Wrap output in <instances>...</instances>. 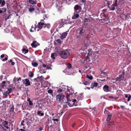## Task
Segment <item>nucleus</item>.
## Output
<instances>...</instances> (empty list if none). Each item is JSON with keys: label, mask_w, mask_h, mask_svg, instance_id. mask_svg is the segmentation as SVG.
Masks as SVG:
<instances>
[{"label": "nucleus", "mask_w": 131, "mask_h": 131, "mask_svg": "<svg viewBox=\"0 0 131 131\" xmlns=\"http://www.w3.org/2000/svg\"><path fill=\"white\" fill-rule=\"evenodd\" d=\"M74 13L72 18L73 19H75L79 17V13L81 11L82 8L80 6L77 5L74 7Z\"/></svg>", "instance_id": "obj_1"}, {"label": "nucleus", "mask_w": 131, "mask_h": 131, "mask_svg": "<svg viewBox=\"0 0 131 131\" xmlns=\"http://www.w3.org/2000/svg\"><path fill=\"white\" fill-rule=\"evenodd\" d=\"M70 55V50L68 49L61 51L60 53L61 57L64 59L67 58Z\"/></svg>", "instance_id": "obj_2"}, {"label": "nucleus", "mask_w": 131, "mask_h": 131, "mask_svg": "<svg viewBox=\"0 0 131 131\" xmlns=\"http://www.w3.org/2000/svg\"><path fill=\"white\" fill-rule=\"evenodd\" d=\"M0 124L1 127V129L3 130H5L6 129L4 128L7 129H8L9 128L8 126V122L7 121L0 119Z\"/></svg>", "instance_id": "obj_3"}, {"label": "nucleus", "mask_w": 131, "mask_h": 131, "mask_svg": "<svg viewBox=\"0 0 131 131\" xmlns=\"http://www.w3.org/2000/svg\"><path fill=\"white\" fill-rule=\"evenodd\" d=\"M67 97H66L64 95L62 94V93L60 94L57 96L56 101L59 102L62 100V102L64 103V100L65 101Z\"/></svg>", "instance_id": "obj_4"}, {"label": "nucleus", "mask_w": 131, "mask_h": 131, "mask_svg": "<svg viewBox=\"0 0 131 131\" xmlns=\"http://www.w3.org/2000/svg\"><path fill=\"white\" fill-rule=\"evenodd\" d=\"M67 103V104L70 107H71L73 106L74 104L73 102L72 101V99L71 100L69 98L67 97L66 99L65 100L64 103Z\"/></svg>", "instance_id": "obj_5"}, {"label": "nucleus", "mask_w": 131, "mask_h": 131, "mask_svg": "<svg viewBox=\"0 0 131 131\" xmlns=\"http://www.w3.org/2000/svg\"><path fill=\"white\" fill-rule=\"evenodd\" d=\"M125 74V72L124 71L122 72L121 75H119V77L116 78V81H120L121 80H123L124 79V75Z\"/></svg>", "instance_id": "obj_6"}, {"label": "nucleus", "mask_w": 131, "mask_h": 131, "mask_svg": "<svg viewBox=\"0 0 131 131\" xmlns=\"http://www.w3.org/2000/svg\"><path fill=\"white\" fill-rule=\"evenodd\" d=\"M12 91V89L11 88H9L7 89V90L6 92H4L3 95H5V97H7L9 95V94Z\"/></svg>", "instance_id": "obj_7"}, {"label": "nucleus", "mask_w": 131, "mask_h": 131, "mask_svg": "<svg viewBox=\"0 0 131 131\" xmlns=\"http://www.w3.org/2000/svg\"><path fill=\"white\" fill-rule=\"evenodd\" d=\"M46 24H44L43 23L40 22L38 23L37 25V27L38 28L40 29H41L42 28H45Z\"/></svg>", "instance_id": "obj_8"}, {"label": "nucleus", "mask_w": 131, "mask_h": 131, "mask_svg": "<svg viewBox=\"0 0 131 131\" xmlns=\"http://www.w3.org/2000/svg\"><path fill=\"white\" fill-rule=\"evenodd\" d=\"M103 89L105 92H106L110 91V90H109V87L107 85H105L103 86Z\"/></svg>", "instance_id": "obj_9"}, {"label": "nucleus", "mask_w": 131, "mask_h": 131, "mask_svg": "<svg viewBox=\"0 0 131 131\" xmlns=\"http://www.w3.org/2000/svg\"><path fill=\"white\" fill-rule=\"evenodd\" d=\"M67 32L68 31H67L62 33V34L61 35L60 37L61 39L63 40L66 38L68 34Z\"/></svg>", "instance_id": "obj_10"}, {"label": "nucleus", "mask_w": 131, "mask_h": 131, "mask_svg": "<svg viewBox=\"0 0 131 131\" xmlns=\"http://www.w3.org/2000/svg\"><path fill=\"white\" fill-rule=\"evenodd\" d=\"M39 45L37 42L36 41H34L31 44V45L33 48H36Z\"/></svg>", "instance_id": "obj_11"}, {"label": "nucleus", "mask_w": 131, "mask_h": 131, "mask_svg": "<svg viewBox=\"0 0 131 131\" xmlns=\"http://www.w3.org/2000/svg\"><path fill=\"white\" fill-rule=\"evenodd\" d=\"M3 106H7L10 103V101H9L6 100L5 101H3L2 102Z\"/></svg>", "instance_id": "obj_12"}, {"label": "nucleus", "mask_w": 131, "mask_h": 131, "mask_svg": "<svg viewBox=\"0 0 131 131\" xmlns=\"http://www.w3.org/2000/svg\"><path fill=\"white\" fill-rule=\"evenodd\" d=\"M78 30L79 31V34L81 36H83L84 31L83 29V27H80Z\"/></svg>", "instance_id": "obj_13"}, {"label": "nucleus", "mask_w": 131, "mask_h": 131, "mask_svg": "<svg viewBox=\"0 0 131 131\" xmlns=\"http://www.w3.org/2000/svg\"><path fill=\"white\" fill-rule=\"evenodd\" d=\"M90 20L89 19L85 18L84 21V25L86 26H87L90 23Z\"/></svg>", "instance_id": "obj_14"}, {"label": "nucleus", "mask_w": 131, "mask_h": 131, "mask_svg": "<svg viewBox=\"0 0 131 131\" xmlns=\"http://www.w3.org/2000/svg\"><path fill=\"white\" fill-rule=\"evenodd\" d=\"M65 21L66 20L65 19H61L59 23L60 24L59 25L61 27L63 26V25L65 24Z\"/></svg>", "instance_id": "obj_15"}, {"label": "nucleus", "mask_w": 131, "mask_h": 131, "mask_svg": "<svg viewBox=\"0 0 131 131\" xmlns=\"http://www.w3.org/2000/svg\"><path fill=\"white\" fill-rule=\"evenodd\" d=\"M91 82V81H90L89 80H85L84 81L82 82V83L85 85H89L90 84Z\"/></svg>", "instance_id": "obj_16"}, {"label": "nucleus", "mask_w": 131, "mask_h": 131, "mask_svg": "<svg viewBox=\"0 0 131 131\" xmlns=\"http://www.w3.org/2000/svg\"><path fill=\"white\" fill-rule=\"evenodd\" d=\"M40 84L39 83L37 82L35 83L34 85V87L36 89H39L40 88Z\"/></svg>", "instance_id": "obj_17"}, {"label": "nucleus", "mask_w": 131, "mask_h": 131, "mask_svg": "<svg viewBox=\"0 0 131 131\" xmlns=\"http://www.w3.org/2000/svg\"><path fill=\"white\" fill-rule=\"evenodd\" d=\"M21 78L19 77V78H16L15 77L13 80V82H14V83H15L16 82L18 81H19L21 80Z\"/></svg>", "instance_id": "obj_18"}, {"label": "nucleus", "mask_w": 131, "mask_h": 131, "mask_svg": "<svg viewBox=\"0 0 131 131\" xmlns=\"http://www.w3.org/2000/svg\"><path fill=\"white\" fill-rule=\"evenodd\" d=\"M83 97V96L82 93L80 94L77 97V99L78 100H81Z\"/></svg>", "instance_id": "obj_19"}, {"label": "nucleus", "mask_w": 131, "mask_h": 131, "mask_svg": "<svg viewBox=\"0 0 131 131\" xmlns=\"http://www.w3.org/2000/svg\"><path fill=\"white\" fill-rule=\"evenodd\" d=\"M6 82L5 81H3L0 84L2 88H4V87L6 86Z\"/></svg>", "instance_id": "obj_20"}, {"label": "nucleus", "mask_w": 131, "mask_h": 131, "mask_svg": "<svg viewBox=\"0 0 131 131\" xmlns=\"http://www.w3.org/2000/svg\"><path fill=\"white\" fill-rule=\"evenodd\" d=\"M29 2L30 4L32 5L36 4L37 3V2L34 0H29Z\"/></svg>", "instance_id": "obj_21"}, {"label": "nucleus", "mask_w": 131, "mask_h": 131, "mask_svg": "<svg viewBox=\"0 0 131 131\" xmlns=\"http://www.w3.org/2000/svg\"><path fill=\"white\" fill-rule=\"evenodd\" d=\"M112 115L111 113H110L107 114L108 116L106 119V121H107L108 122L110 121Z\"/></svg>", "instance_id": "obj_22"}, {"label": "nucleus", "mask_w": 131, "mask_h": 131, "mask_svg": "<svg viewBox=\"0 0 131 131\" xmlns=\"http://www.w3.org/2000/svg\"><path fill=\"white\" fill-rule=\"evenodd\" d=\"M25 84L27 86H29L30 85V83L29 80L28 79H25Z\"/></svg>", "instance_id": "obj_23"}, {"label": "nucleus", "mask_w": 131, "mask_h": 131, "mask_svg": "<svg viewBox=\"0 0 131 131\" xmlns=\"http://www.w3.org/2000/svg\"><path fill=\"white\" fill-rule=\"evenodd\" d=\"M88 51L89 52L88 53V55H89L90 57L92 54V53L93 52V50L92 49H89L88 50Z\"/></svg>", "instance_id": "obj_24"}, {"label": "nucleus", "mask_w": 131, "mask_h": 131, "mask_svg": "<svg viewBox=\"0 0 131 131\" xmlns=\"http://www.w3.org/2000/svg\"><path fill=\"white\" fill-rule=\"evenodd\" d=\"M37 114L39 116H43L44 115V113H41V111H37Z\"/></svg>", "instance_id": "obj_25"}, {"label": "nucleus", "mask_w": 131, "mask_h": 131, "mask_svg": "<svg viewBox=\"0 0 131 131\" xmlns=\"http://www.w3.org/2000/svg\"><path fill=\"white\" fill-rule=\"evenodd\" d=\"M115 7L116 6L112 4L111 5V7H108V8H109L110 10L113 11L115 10Z\"/></svg>", "instance_id": "obj_26"}, {"label": "nucleus", "mask_w": 131, "mask_h": 131, "mask_svg": "<svg viewBox=\"0 0 131 131\" xmlns=\"http://www.w3.org/2000/svg\"><path fill=\"white\" fill-rule=\"evenodd\" d=\"M31 64L34 67H36L38 65V64L37 63L32 61V62Z\"/></svg>", "instance_id": "obj_27"}, {"label": "nucleus", "mask_w": 131, "mask_h": 131, "mask_svg": "<svg viewBox=\"0 0 131 131\" xmlns=\"http://www.w3.org/2000/svg\"><path fill=\"white\" fill-rule=\"evenodd\" d=\"M34 73L32 72L29 71L28 73V75L30 77H32L34 76Z\"/></svg>", "instance_id": "obj_28"}, {"label": "nucleus", "mask_w": 131, "mask_h": 131, "mask_svg": "<svg viewBox=\"0 0 131 131\" xmlns=\"http://www.w3.org/2000/svg\"><path fill=\"white\" fill-rule=\"evenodd\" d=\"M40 72L41 73H45L46 72V70L43 68L39 70Z\"/></svg>", "instance_id": "obj_29"}, {"label": "nucleus", "mask_w": 131, "mask_h": 131, "mask_svg": "<svg viewBox=\"0 0 131 131\" xmlns=\"http://www.w3.org/2000/svg\"><path fill=\"white\" fill-rule=\"evenodd\" d=\"M1 4V6H4L5 4V1L4 0H0V4Z\"/></svg>", "instance_id": "obj_30"}, {"label": "nucleus", "mask_w": 131, "mask_h": 131, "mask_svg": "<svg viewBox=\"0 0 131 131\" xmlns=\"http://www.w3.org/2000/svg\"><path fill=\"white\" fill-rule=\"evenodd\" d=\"M22 51L24 52L25 53H27L29 51L28 49H26L24 48L22 49Z\"/></svg>", "instance_id": "obj_31"}, {"label": "nucleus", "mask_w": 131, "mask_h": 131, "mask_svg": "<svg viewBox=\"0 0 131 131\" xmlns=\"http://www.w3.org/2000/svg\"><path fill=\"white\" fill-rule=\"evenodd\" d=\"M86 78H88L89 79L92 80L93 79V77L91 75H86Z\"/></svg>", "instance_id": "obj_32"}, {"label": "nucleus", "mask_w": 131, "mask_h": 131, "mask_svg": "<svg viewBox=\"0 0 131 131\" xmlns=\"http://www.w3.org/2000/svg\"><path fill=\"white\" fill-rule=\"evenodd\" d=\"M50 27L51 26L50 24H46L45 26V28H47V29H48L50 28Z\"/></svg>", "instance_id": "obj_33"}, {"label": "nucleus", "mask_w": 131, "mask_h": 131, "mask_svg": "<svg viewBox=\"0 0 131 131\" xmlns=\"http://www.w3.org/2000/svg\"><path fill=\"white\" fill-rule=\"evenodd\" d=\"M32 7V6L31 5L30 8L29 9V11L31 12L35 10V9L33 8Z\"/></svg>", "instance_id": "obj_34"}, {"label": "nucleus", "mask_w": 131, "mask_h": 131, "mask_svg": "<svg viewBox=\"0 0 131 131\" xmlns=\"http://www.w3.org/2000/svg\"><path fill=\"white\" fill-rule=\"evenodd\" d=\"M104 113L105 114H107L110 113L109 112V111L107 110L106 108H105L104 111Z\"/></svg>", "instance_id": "obj_35"}, {"label": "nucleus", "mask_w": 131, "mask_h": 131, "mask_svg": "<svg viewBox=\"0 0 131 131\" xmlns=\"http://www.w3.org/2000/svg\"><path fill=\"white\" fill-rule=\"evenodd\" d=\"M117 0H116L114 2H113V5L115 6L116 7H117L118 5L117 4Z\"/></svg>", "instance_id": "obj_36"}, {"label": "nucleus", "mask_w": 131, "mask_h": 131, "mask_svg": "<svg viewBox=\"0 0 131 131\" xmlns=\"http://www.w3.org/2000/svg\"><path fill=\"white\" fill-rule=\"evenodd\" d=\"M122 93V91L119 90H117L116 91V94L118 95H120Z\"/></svg>", "instance_id": "obj_37"}, {"label": "nucleus", "mask_w": 131, "mask_h": 131, "mask_svg": "<svg viewBox=\"0 0 131 131\" xmlns=\"http://www.w3.org/2000/svg\"><path fill=\"white\" fill-rule=\"evenodd\" d=\"M47 92L49 94H51L52 95V96H53V95L52 94L53 91L51 89H50L48 90Z\"/></svg>", "instance_id": "obj_38"}, {"label": "nucleus", "mask_w": 131, "mask_h": 131, "mask_svg": "<svg viewBox=\"0 0 131 131\" xmlns=\"http://www.w3.org/2000/svg\"><path fill=\"white\" fill-rule=\"evenodd\" d=\"M67 67L69 69H70L72 67V66L71 63H68L67 64Z\"/></svg>", "instance_id": "obj_39"}, {"label": "nucleus", "mask_w": 131, "mask_h": 131, "mask_svg": "<svg viewBox=\"0 0 131 131\" xmlns=\"http://www.w3.org/2000/svg\"><path fill=\"white\" fill-rule=\"evenodd\" d=\"M89 56L88 54V55L86 57V60L87 61V62H90V59L89 57Z\"/></svg>", "instance_id": "obj_40"}, {"label": "nucleus", "mask_w": 131, "mask_h": 131, "mask_svg": "<svg viewBox=\"0 0 131 131\" xmlns=\"http://www.w3.org/2000/svg\"><path fill=\"white\" fill-rule=\"evenodd\" d=\"M42 65L43 66V67L44 68H46L47 69H48L49 68V67L48 66L46 65L44 63L42 64Z\"/></svg>", "instance_id": "obj_41"}, {"label": "nucleus", "mask_w": 131, "mask_h": 131, "mask_svg": "<svg viewBox=\"0 0 131 131\" xmlns=\"http://www.w3.org/2000/svg\"><path fill=\"white\" fill-rule=\"evenodd\" d=\"M58 92L59 93V94H61L62 93V94L63 93V90L61 89H59L58 90Z\"/></svg>", "instance_id": "obj_42"}, {"label": "nucleus", "mask_w": 131, "mask_h": 131, "mask_svg": "<svg viewBox=\"0 0 131 131\" xmlns=\"http://www.w3.org/2000/svg\"><path fill=\"white\" fill-rule=\"evenodd\" d=\"M114 124V122L113 121H111L107 124V126H110Z\"/></svg>", "instance_id": "obj_43"}, {"label": "nucleus", "mask_w": 131, "mask_h": 131, "mask_svg": "<svg viewBox=\"0 0 131 131\" xmlns=\"http://www.w3.org/2000/svg\"><path fill=\"white\" fill-rule=\"evenodd\" d=\"M81 36L80 35H79L77 36V38H76V39L77 40H79L81 38V36Z\"/></svg>", "instance_id": "obj_44"}, {"label": "nucleus", "mask_w": 131, "mask_h": 131, "mask_svg": "<svg viewBox=\"0 0 131 131\" xmlns=\"http://www.w3.org/2000/svg\"><path fill=\"white\" fill-rule=\"evenodd\" d=\"M108 98L110 99H114L116 100L118 98V97H114L113 96H108Z\"/></svg>", "instance_id": "obj_45"}, {"label": "nucleus", "mask_w": 131, "mask_h": 131, "mask_svg": "<svg viewBox=\"0 0 131 131\" xmlns=\"http://www.w3.org/2000/svg\"><path fill=\"white\" fill-rule=\"evenodd\" d=\"M55 53H52L51 54V58L53 59H55V57H54Z\"/></svg>", "instance_id": "obj_46"}, {"label": "nucleus", "mask_w": 131, "mask_h": 131, "mask_svg": "<svg viewBox=\"0 0 131 131\" xmlns=\"http://www.w3.org/2000/svg\"><path fill=\"white\" fill-rule=\"evenodd\" d=\"M98 84V83L96 82H95L93 83V85H94V86L95 87H96L97 86V85Z\"/></svg>", "instance_id": "obj_47"}, {"label": "nucleus", "mask_w": 131, "mask_h": 131, "mask_svg": "<svg viewBox=\"0 0 131 131\" xmlns=\"http://www.w3.org/2000/svg\"><path fill=\"white\" fill-rule=\"evenodd\" d=\"M2 11H3V12L4 13L5 12H6V9L5 8H2Z\"/></svg>", "instance_id": "obj_48"}, {"label": "nucleus", "mask_w": 131, "mask_h": 131, "mask_svg": "<svg viewBox=\"0 0 131 131\" xmlns=\"http://www.w3.org/2000/svg\"><path fill=\"white\" fill-rule=\"evenodd\" d=\"M9 16H10V15H9L8 16H6L5 17V21L7 19H8L9 18Z\"/></svg>", "instance_id": "obj_49"}, {"label": "nucleus", "mask_w": 131, "mask_h": 131, "mask_svg": "<svg viewBox=\"0 0 131 131\" xmlns=\"http://www.w3.org/2000/svg\"><path fill=\"white\" fill-rule=\"evenodd\" d=\"M131 95H129L128 97V100L127 101H129L131 99Z\"/></svg>", "instance_id": "obj_50"}, {"label": "nucleus", "mask_w": 131, "mask_h": 131, "mask_svg": "<svg viewBox=\"0 0 131 131\" xmlns=\"http://www.w3.org/2000/svg\"><path fill=\"white\" fill-rule=\"evenodd\" d=\"M80 2L81 3H82V4H83L84 3H85V0H79Z\"/></svg>", "instance_id": "obj_51"}, {"label": "nucleus", "mask_w": 131, "mask_h": 131, "mask_svg": "<svg viewBox=\"0 0 131 131\" xmlns=\"http://www.w3.org/2000/svg\"><path fill=\"white\" fill-rule=\"evenodd\" d=\"M29 104L30 106H31L33 105V103H32V101L29 102Z\"/></svg>", "instance_id": "obj_52"}, {"label": "nucleus", "mask_w": 131, "mask_h": 131, "mask_svg": "<svg viewBox=\"0 0 131 131\" xmlns=\"http://www.w3.org/2000/svg\"><path fill=\"white\" fill-rule=\"evenodd\" d=\"M57 41L59 43H61V40L59 39H58L57 40Z\"/></svg>", "instance_id": "obj_53"}, {"label": "nucleus", "mask_w": 131, "mask_h": 131, "mask_svg": "<svg viewBox=\"0 0 131 131\" xmlns=\"http://www.w3.org/2000/svg\"><path fill=\"white\" fill-rule=\"evenodd\" d=\"M24 120H22L21 122V125L22 126H24Z\"/></svg>", "instance_id": "obj_54"}, {"label": "nucleus", "mask_w": 131, "mask_h": 131, "mask_svg": "<svg viewBox=\"0 0 131 131\" xmlns=\"http://www.w3.org/2000/svg\"><path fill=\"white\" fill-rule=\"evenodd\" d=\"M107 4L108 6V7H110L109 6L110 5V4L109 2V1H107Z\"/></svg>", "instance_id": "obj_55"}, {"label": "nucleus", "mask_w": 131, "mask_h": 131, "mask_svg": "<svg viewBox=\"0 0 131 131\" xmlns=\"http://www.w3.org/2000/svg\"><path fill=\"white\" fill-rule=\"evenodd\" d=\"M14 106H13L11 108V109L10 110V111H12V112L14 111Z\"/></svg>", "instance_id": "obj_56"}, {"label": "nucleus", "mask_w": 131, "mask_h": 131, "mask_svg": "<svg viewBox=\"0 0 131 131\" xmlns=\"http://www.w3.org/2000/svg\"><path fill=\"white\" fill-rule=\"evenodd\" d=\"M53 120L54 122L56 121V122H58V121L59 120L58 119L56 118V119H53Z\"/></svg>", "instance_id": "obj_57"}, {"label": "nucleus", "mask_w": 131, "mask_h": 131, "mask_svg": "<svg viewBox=\"0 0 131 131\" xmlns=\"http://www.w3.org/2000/svg\"><path fill=\"white\" fill-rule=\"evenodd\" d=\"M7 57H5L4 59H3L2 60V61H6L7 60Z\"/></svg>", "instance_id": "obj_58"}, {"label": "nucleus", "mask_w": 131, "mask_h": 131, "mask_svg": "<svg viewBox=\"0 0 131 131\" xmlns=\"http://www.w3.org/2000/svg\"><path fill=\"white\" fill-rule=\"evenodd\" d=\"M94 87L95 86H94L93 85V83H91V88L92 89H93L94 88Z\"/></svg>", "instance_id": "obj_59"}, {"label": "nucleus", "mask_w": 131, "mask_h": 131, "mask_svg": "<svg viewBox=\"0 0 131 131\" xmlns=\"http://www.w3.org/2000/svg\"><path fill=\"white\" fill-rule=\"evenodd\" d=\"M13 124H11V129L12 130H13V129L14 128V126H13Z\"/></svg>", "instance_id": "obj_60"}, {"label": "nucleus", "mask_w": 131, "mask_h": 131, "mask_svg": "<svg viewBox=\"0 0 131 131\" xmlns=\"http://www.w3.org/2000/svg\"><path fill=\"white\" fill-rule=\"evenodd\" d=\"M67 104H67V103L66 104H64L63 105L64 108H65L66 107H67Z\"/></svg>", "instance_id": "obj_61"}, {"label": "nucleus", "mask_w": 131, "mask_h": 131, "mask_svg": "<svg viewBox=\"0 0 131 131\" xmlns=\"http://www.w3.org/2000/svg\"><path fill=\"white\" fill-rule=\"evenodd\" d=\"M72 101L73 102L74 104H75V103L77 101V100L75 99L74 100L72 99Z\"/></svg>", "instance_id": "obj_62"}, {"label": "nucleus", "mask_w": 131, "mask_h": 131, "mask_svg": "<svg viewBox=\"0 0 131 131\" xmlns=\"http://www.w3.org/2000/svg\"><path fill=\"white\" fill-rule=\"evenodd\" d=\"M106 11H107V9H104L102 10V11H103V12H105V13L106 12Z\"/></svg>", "instance_id": "obj_63"}, {"label": "nucleus", "mask_w": 131, "mask_h": 131, "mask_svg": "<svg viewBox=\"0 0 131 131\" xmlns=\"http://www.w3.org/2000/svg\"><path fill=\"white\" fill-rule=\"evenodd\" d=\"M19 131H25V130L23 129H19Z\"/></svg>", "instance_id": "obj_64"}]
</instances>
